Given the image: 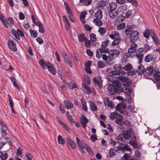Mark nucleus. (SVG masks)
<instances>
[{
  "label": "nucleus",
  "mask_w": 160,
  "mask_h": 160,
  "mask_svg": "<svg viewBox=\"0 0 160 160\" xmlns=\"http://www.w3.org/2000/svg\"><path fill=\"white\" fill-rule=\"evenodd\" d=\"M120 53L119 50L116 49H111L109 52V59L112 61L118 57Z\"/></svg>",
  "instance_id": "1"
},
{
  "label": "nucleus",
  "mask_w": 160,
  "mask_h": 160,
  "mask_svg": "<svg viewBox=\"0 0 160 160\" xmlns=\"http://www.w3.org/2000/svg\"><path fill=\"white\" fill-rule=\"evenodd\" d=\"M11 32L18 40H20V37H25L23 32L19 29H18L16 31L13 29H12Z\"/></svg>",
  "instance_id": "2"
},
{
  "label": "nucleus",
  "mask_w": 160,
  "mask_h": 160,
  "mask_svg": "<svg viewBox=\"0 0 160 160\" xmlns=\"http://www.w3.org/2000/svg\"><path fill=\"white\" fill-rule=\"evenodd\" d=\"M139 32L137 30H134L131 33L130 37L131 42H134L137 41L139 38Z\"/></svg>",
  "instance_id": "3"
},
{
  "label": "nucleus",
  "mask_w": 160,
  "mask_h": 160,
  "mask_svg": "<svg viewBox=\"0 0 160 160\" xmlns=\"http://www.w3.org/2000/svg\"><path fill=\"white\" fill-rule=\"evenodd\" d=\"M64 6H65V8L66 10V11L68 12L69 15V19L72 22H74V20L73 18V14L72 11H71L69 7L67 2H64Z\"/></svg>",
  "instance_id": "4"
},
{
  "label": "nucleus",
  "mask_w": 160,
  "mask_h": 160,
  "mask_svg": "<svg viewBox=\"0 0 160 160\" xmlns=\"http://www.w3.org/2000/svg\"><path fill=\"white\" fill-rule=\"evenodd\" d=\"M114 70L111 72V73L113 75H119L120 74L121 67L119 64H115L113 66Z\"/></svg>",
  "instance_id": "5"
},
{
  "label": "nucleus",
  "mask_w": 160,
  "mask_h": 160,
  "mask_svg": "<svg viewBox=\"0 0 160 160\" xmlns=\"http://www.w3.org/2000/svg\"><path fill=\"white\" fill-rule=\"evenodd\" d=\"M126 108V106L124 103L122 102L118 103L115 107L116 110L119 112L121 113L123 112V109Z\"/></svg>",
  "instance_id": "6"
},
{
  "label": "nucleus",
  "mask_w": 160,
  "mask_h": 160,
  "mask_svg": "<svg viewBox=\"0 0 160 160\" xmlns=\"http://www.w3.org/2000/svg\"><path fill=\"white\" fill-rule=\"evenodd\" d=\"M105 105L108 106L111 108H113L114 107V105L112 101H109V99L108 97H105L103 99Z\"/></svg>",
  "instance_id": "7"
},
{
  "label": "nucleus",
  "mask_w": 160,
  "mask_h": 160,
  "mask_svg": "<svg viewBox=\"0 0 160 160\" xmlns=\"http://www.w3.org/2000/svg\"><path fill=\"white\" fill-rule=\"evenodd\" d=\"M138 48V45L134 42H131V47L128 48V52L129 53H134Z\"/></svg>",
  "instance_id": "8"
},
{
  "label": "nucleus",
  "mask_w": 160,
  "mask_h": 160,
  "mask_svg": "<svg viewBox=\"0 0 160 160\" xmlns=\"http://www.w3.org/2000/svg\"><path fill=\"white\" fill-rule=\"evenodd\" d=\"M40 66L43 69H46L48 66L50 65V63L48 61H45L42 59L40 60L38 62Z\"/></svg>",
  "instance_id": "9"
},
{
  "label": "nucleus",
  "mask_w": 160,
  "mask_h": 160,
  "mask_svg": "<svg viewBox=\"0 0 160 160\" xmlns=\"http://www.w3.org/2000/svg\"><path fill=\"white\" fill-rule=\"evenodd\" d=\"M107 92L111 94H115L117 92L116 87H114L112 85H109L107 88Z\"/></svg>",
  "instance_id": "10"
},
{
  "label": "nucleus",
  "mask_w": 160,
  "mask_h": 160,
  "mask_svg": "<svg viewBox=\"0 0 160 160\" xmlns=\"http://www.w3.org/2000/svg\"><path fill=\"white\" fill-rule=\"evenodd\" d=\"M93 80L96 85L98 86L99 88H101L102 85V80L100 77H95L93 78Z\"/></svg>",
  "instance_id": "11"
},
{
  "label": "nucleus",
  "mask_w": 160,
  "mask_h": 160,
  "mask_svg": "<svg viewBox=\"0 0 160 160\" xmlns=\"http://www.w3.org/2000/svg\"><path fill=\"white\" fill-rule=\"evenodd\" d=\"M66 142L73 149H75L77 147V145L69 137H67L66 139Z\"/></svg>",
  "instance_id": "12"
},
{
  "label": "nucleus",
  "mask_w": 160,
  "mask_h": 160,
  "mask_svg": "<svg viewBox=\"0 0 160 160\" xmlns=\"http://www.w3.org/2000/svg\"><path fill=\"white\" fill-rule=\"evenodd\" d=\"M88 119L83 115H82L80 118V122L84 128H85L86 124L88 123Z\"/></svg>",
  "instance_id": "13"
},
{
  "label": "nucleus",
  "mask_w": 160,
  "mask_h": 160,
  "mask_svg": "<svg viewBox=\"0 0 160 160\" xmlns=\"http://www.w3.org/2000/svg\"><path fill=\"white\" fill-rule=\"evenodd\" d=\"M8 47L12 51H16L17 50L15 44L13 43V41L9 40L8 41Z\"/></svg>",
  "instance_id": "14"
},
{
  "label": "nucleus",
  "mask_w": 160,
  "mask_h": 160,
  "mask_svg": "<svg viewBox=\"0 0 160 160\" xmlns=\"http://www.w3.org/2000/svg\"><path fill=\"white\" fill-rule=\"evenodd\" d=\"M109 37L112 40L120 37L119 32L118 31H114L112 32L108 35Z\"/></svg>",
  "instance_id": "15"
},
{
  "label": "nucleus",
  "mask_w": 160,
  "mask_h": 160,
  "mask_svg": "<svg viewBox=\"0 0 160 160\" xmlns=\"http://www.w3.org/2000/svg\"><path fill=\"white\" fill-rule=\"evenodd\" d=\"M123 117L120 114H119L115 120V122L118 125H122L123 124Z\"/></svg>",
  "instance_id": "16"
},
{
  "label": "nucleus",
  "mask_w": 160,
  "mask_h": 160,
  "mask_svg": "<svg viewBox=\"0 0 160 160\" xmlns=\"http://www.w3.org/2000/svg\"><path fill=\"white\" fill-rule=\"evenodd\" d=\"M82 88L84 92L87 94H90L91 93V92L88 86L86 84L82 83Z\"/></svg>",
  "instance_id": "17"
},
{
  "label": "nucleus",
  "mask_w": 160,
  "mask_h": 160,
  "mask_svg": "<svg viewBox=\"0 0 160 160\" xmlns=\"http://www.w3.org/2000/svg\"><path fill=\"white\" fill-rule=\"evenodd\" d=\"M36 25L39 27V32H40L43 33L45 32V29L44 28L42 23L41 22H37L36 23Z\"/></svg>",
  "instance_id": "18"
},
{
  "label": "nucleus",
  "mask_w": 160,
  "mask_h": 160,
  "mask_svg": "<svg viewBox=\"0 0 160 160\" xmlns=\"http://www.w3.org/2000/svg\"><path fill=\"white\" fill-rule=\"evenodd\" d=\"M9 63L6 61L4 58L1 59L0 61V65L5 69L9 65Z\"/></svg>",
  "instance_id": "19"
},
{
  "label": "nucleus",
  "mask_w": 160,
  "mask_h": 160,
  "mask_svg": "<svg viewBox=\"0 0 160 160\" xmlns=\"http://www.w3.org/2000/svg\"><path fill=\"white\" fill-rule=\"evenodd\" d=\"M151 36L154 42L157 44H159V41L154 31H152Z\"/></svg>",
  "instance_id": "20"
},
{
  "label": "nucleus",
  "mask_w": 160,
  "mask_h": 160,
  "mask_svg": "<svg viewBox=\"0 0 160 160\" xmlns=\"http://www.w3.org/2000/svg\"><path fill=\"white\" fill-rule=\"evenodd\" d=\"M109 14L111 18H115L118 16V12L116 10H110Z\"/></svg>",
  "instance_id": "21"
},
{
  "label": "nucleus",
  "mask_w": 160,
  "mask_h": 160,
  "mask_svg": "<svg viewBox=\"0 0 160 160\" xmlns=\"http://www.w3.org/2000/svg\"><path fill=\"white\" fill-rule=\"evenodd\" d=\"M91 64L90 62L88 61V62H86L85 63V67L84 68L85 69L88 73H92V71L90 69V66Z\"/></svg>",
  "instance_id": "22"
},
{
  "label": "nucleus",
  "mask_w": 160,
  "mask_h": 160,
  "mask_svg": "<svg viewBox=\"0 0 160 160\" xmlns=\"http://www.w3.org/2000/svg\"><path fill=\"white\" fill-rule=\"evenodd\" d=\"M123 136L124 138L125 139H129L131 137V132L130 130H127L124 132Z\"/></svg>",
  "instance_id": "23"
},
{
  "label": "nucleus",
  "mask_w": 160,
  "mask_h": 160,
  "mask_svg": "<svg viewBox=\"0 0 160 160\" xmlns=\"http://www.w3.org/2000/svg\"><path fill=\"white\" fill-rule=\"evenodd\" d=\"M145 68L143 66L140 64L137 70V72L139 75L142 74L145 71Z\"/></svg>",
  "instance_id": "24"
},
{
  "label": "nucleus",
  "mask_w": 160,
  "mask_h": 160,
  "mask_svg": "<svg viewBox=\"0 0 160 160\" xmlns=\"http://www.w3.org/2000/svg\"><path fill=\"white\" fill-rule=\"evenodd\" d=\"M81 101L82 109L85 111H87L88 110V108L85 99L83 98H82L81 99Z\"/></svg>",
  "instance_id": "25"
},
{
  "label": "nucleus",
  "mask_w": 160,
  "mask_h": 160,
  "mask_svg": "<svg viewBox=\"0 0 160 160\" xmlns=\"http://www.w3.org/2000/svg\"><path fill=\"white\" fill-rule=\"evenodd\" d=\"M65 107L68 109H71L73 107V105L68 100H65L64 101Z\"/></svg>",
  "instance_id": "26"
},
{
  "label": "nucleus",
  "mask_w": 160,
  "mask_h": 160,
  "mask_svg": "<svg viewBox=\"0 0 160 160\" xmlns=\"http://www.w3.org/2000/svg\"><path fill=\"white\" fill-rule=\"evenodd\" d=\"M89 103L90 109L91 110V111L93 112L96 111H97V107L93 102L92 101H90L89 102Z\"/></svg>",
  "instance_id": "27"
},
{
  "label": "nucleus",
  "mask_w": 160,
  "mask_h": 160,
  "mask_svg": "<svg viewBox=\"0 0 160 160\" xmlns=\"http://www.w3.org/2000/svg\"><path fill=\"white\" fill-rule=\"evenodd\" d=\"M153 58L152 55L148 54L144 58V61L146 62H149L152 61Z\"/></svg>",
  "instance_id": "28"
},
{
  "label": "nucleus",
  "mask_w": 160,
  "mask_h": 160,
  "mask_svg": "<svg viewBox=\"0 0 160 160\" xmlns=\"http://www.w3.org/2000/svg\"><path fill=\"white\" fill-rule=\"evenodd\" d=\"M102 12L101 10H98L95 14V18L102 19Z\"/></svg>",
  "instance_id": "29"
},
{
  "label": "nucleus",
  "mask_w": 160,
  "mask_h": 160,
  "mask_svg": "<svg viewBox=\"0 0 160 160\" xmlns=\"http://www.w3.org/2000/svg\"><path fill=\"white\" fill-rule=\"evenodd\" d=\"M106 2L104 0L100 1L97 4V7L99 8H102L106 6Z\"/></svg>",
  "instance_id": "30"
},
{
  "label": "nucleus",
  "mask_w": 160,
  "mask_h": 160,
  "mask_svg": "<svg viewBox=\"0 0 160 160\" xmlns=\"http://www.w3.org/2000/svg\"><path fill=\"white\" fill-rule=\"evenodd\" d=\"M112 42V45L115 46L118 45L121 42V38L120 37L115 38Z\"/></svg>",
  "instance_id": "31"
},
{
  "label": "nucleus",
  "mask_w": 160,
  "mask_h": 160,
  "mask_svg": "<svg viewBox=\"0 0 160 160\" xmlns=\"http://www.w3.org/2000/svg\"><path fill=\"white\" fill-rule=\"evenodd\" d=\"M48 70L49 71V72L51 73L52 74L54 75L56 74V72L55 70V69L52 66L51 64L50 63V65L48 66Z\"/></svg>",
  "instance_id": "32"
},
{
  "label": "nucleus",
  "mask_w": 160,
  "mask_h": 160,
  "mask_svg": "<svg viewBox=\"0 0 160 160\" xmlns=\"http://www.w3.org/2000/svg\"><path fill=\"white\" fill-rule=\"evenodd\" d=\"M87 14V13L86 12L84 11L82 12L80 15V18L83 23H85V22L84 19Z\"/></svg>",
  "instance_id": "33"
},
{
  "label": "nucleus",
  "mask_w": 160,
  "mask_h": 160,
  "mask_svg": "<svg viewBox=\"0 0 160 160\" xmlns=\"http://www.w3.org/2000/svg\"><path fill=\"white\" fill-rule=\"evenodd\" d=\"M119 114L116 112H111L109 114V117L111 119L114 120L117 118V117H118Z\"/></svg>",
  "instance_id": "34"
},
{
  "label": "nucleus",
  "mask_w": 160,
  "mask_h": 160,
  "mask_svg": "<svg viewBox=\"0 0 160 160\" xmlns=\"http://www.w3.org/2000/svg\"><path fill=\"white\" fill-rule=\"evenodd\" d=\"M101 19L95 18L93 20V22L97 25L98 26H101L103 24L101 20Z\"/></svg>",
  "instance_id": "35"
},
{
  "label": "nucleus",
  "mask_w": 160,
  "mask_h": 160,
  "mask_svg": "<svg viewBox=\"0 0 160 160\" xmlns=\"http://www.w3.org/2000/svg\"><path fill=\"white\" fill-rule=\"evenodd\" d=\"M102 56V59L104 60L106 63L109 64L112 61H109V55L108 56L106 54H103Z\"/></svg>",
  "instance_id": "36"
},
{
  "label": "nucleus",
  "mask_w": 160,
  "mask_h": 160,
  "mask_svg": "<svg viewBox=\"0 0 160 160\" xmlns=\"http://www.w3.org/2000/svg\"><path fill=\"white\" fill-rule=\"evenodd\" d=\"M147 73L148 75H151L153 71V68L152 66H149L147 68Z\"/></svg>",
  "instance_id": "37"
},
{
  "label": "nucleus",
  "mask_w": 160,
  "mask_h": 160,
  "mask_svg": "<svg viewBox=\"0 0 160 160\" xmlns=\"http://www.w3.org/2000/svg\"><path fill=\"white\" fill-rule=\"evenodd\" d=\"M109 6L110 10H116V9L117 7V5L115 2L110 3Z\"/></svg>",
  "instance_id": "38"
},
{
  "label": "nucleus",
  "mask_w": 160,
  "mask_h": 160,
  "mask_svg": "<svg viewBox=\"0 0 160 160\" xmlns=\"http://www.w3.org/2000/svg\"><path fill=\"white\" fill-rule=\"evenodd\" d=\"M58 143L61 145H64L65 143V141L63 138L62 136L59 135L58 137Z\"/></svg>",
  "instance_id": "39"
},
{
  "label": "nucleus",
  "mask_w": 160,
  "mask_h": 160,
  "mask_svg": "<svg viewBox=\"0 0 160 160\" xmlns=\"http://www.w3.org/2000/svg\"><path fill=\"white\" fill-rule=\"evenodd\" d=\"M125 26V23L124 22H122L118 24L116 27L117 29L118 30H120L123 29Z\"/></svg>",
  "instance_id": "40"
},
{
  "label": "nucleus",
  "mask_w": 160,
  "mask_h": 160,
  "mask_svg": "<svg viewBox=\"0 0 160 160\" xmlns=\"http://www.w3.org/2000/svg\"><path fill=\"white\" fill-rule=\"evenodd\" d=\"M78 38L79 41L81 42H83L86 39L83 34H79L78 36Z\"/></svg>",
  "instance_id": "41"
},
{
  "label": "nucleus",
  "mask_w": 160,
  "mask_h": 160,
  "mask_svg": "<svg viewBox=\"0 0 160 160\" xmlns=\"http://www.w3.org/2000/svg\"><path fill=\"white\" fill-rule=\"evenodd\" d=\"M123 68L125 70L130 71L132 68V66L131 64L128 63Z\"/></svg>",
  "instance_id": "42"
},
{
  "label": "nucleus",
  "mask_w": 160,
  "mask_h": 160,
  "mask_svg": "<svg viewBox=\"0 0 160 160\" xmlns=\"http://www.w3.org/2000/svg\"><path fill=\"white\" fill-rule=\"evenodd\" d=\"M98 31L101 35H103L106 33V30L105 28L100 27Z\"/></svg>",
  "instance_id": "43"
},
{
  "label": "nucleus",
  "mask_w": 160,
  "mask_h": 160,
  "mask_svg": "<svg viewBox=\"0 0 160 160\" xmlns=\"http://www.w3.org/2000/svg\"><path fill=\"white\" fill-rule=\"evenodd\" d=\"M154 79L157 81L160 80V72H156L154 75Z\"/></svg>",
  "instance_id": "44"
},
{
  "label": "nucleus",
  "mask_w": 160,
  "mask_h": 160,
  "mask_svg": "<svg viewBox=\"0 0 160 160\" xmlns=\"http://www.w3.org/2000/svg\"><path fill=\"white\" fill-rule=\"evenodd\" d=\"M77 143L78 145L79 146V147L83 149H84L85 147L83 145V144L81 143V141L79 138H76Z\"/></svg>",
  "instance_id": "45"
},
{
  "label": "nucleus",
  "mask_w": 160,
  "mask_h": 160,
  "mask_svg": "<svg viewBox=\"0 0 160 160\" xmlns=\"http://www.w3.org/2000/svg\"><path fill=\"white\" fill-rule=\"evenodd\" d=\"M5 18L4 16L0 14V20L2 23L4 24V26L7 28H8L6 22L5 20Z\"/></svg>",
  "instance_id": "46"
},
{
  "label": "nucleus",
  "mask_w": 160,
  "mask_h": 160,
  "mask_svg": "<svg viewBox=\"0 0 160 160\" xmlns=\"http://www.w3.org/2000/svg\"><path fill=\"white\" fill-rule=\"evenodd\" d=\"M87 151L89 153L90 155L92 156L93 155V153L92 151L91 148L88 145H85Z\"/></svg>",
  "instance_id": "47"
},
{
  "label": "nucleus",
  "mask_w": 160,
  "mask_h": 160,
  "mask_svg": "<svg viewBox=\"0 0 160 160\" xmlns=\"http://www.w3.org/2000/svg\"><path fill=\"white\" fill-rule=\"evenodd\" d=\"M29 31L30 32L31 36L32 38H36L37 37V32L36 31H34L30 29L29 30Z\"/></svg>",
  "instance_id": "48"
},
{
  "label": "nucleus",
  "mask_w": 160,
  "mask_h": 160,
  "mask_svg": "<svg viewBox=\"0 0 160 160\" xmlns=\"http://www.w3.org/2000/svg\"><path fill=\"white\" fill-rule=\"evenodd\" d=\"M90 38L91 40L93 42H96L97 39L96 38V35L94 33H92L90 35Z\"/></svg>",
  "instance_id": "49"
},
{
  "label": "nucleus",
  "mask_w": 160,
  "mask_h": 160,
  "mask_svg": "<svg viewBox=\"0 0 160 160\" xmlns=\"http://www.w3.org/2000/svg\"><path fill=\"white\" fill-rule=\"evenodd\" d=\"M65 55L66 57V58L65 60V62L68 65H69L70 66V67H72V64L71 63L69 59L68 56L67 55L66 53H65Z\"/></svg>",
  "instance_id": "50"
},
{
  "label": "nucleus",
  "mask_w": 160,
  "mask_h": 160,
  "mask_svg": "<svg viewBox=\"0 0 160 160\" xmlns=\"http://www.w3.org/2000/svg\"><path fill=\"white\" fill-rule=\"evenodd\" d=\"M149 31L148 29H146L143 33L144 37L146 38H148L149 37Z\"/></svg>",
  "instance_id": "51"
},
{
  "label": "nucleus",
  "mask_w": 160,
  "mask_h": 160,
  "mask_svg": "<svg viewBox=\"0 0 160 160\" xmlns=\"http://www.w3.org/2000/svg\"><path fill=\"white\" fill-rule=\"evenodd\" d=\"M84 79L87 84H90V78L87 75H84Z\"/></svg>",
  "instance_id": "52"
},
{
  "label": "nucleus",
  "mask_w": 160,
  "mask_h": 160,
  "mask_svg": "<svg viewBox=\"0 0 160 160\" xmlns=\"http://www.w3.org/2000/svg\"><path fill=\"white\" fill-rule=\"evenodd\" d=\"M119 79L122 82L123 84V83H124L125 82H127V80L128 79V78L126 77L123 76L119 77Z\"/></svg>",
  "instance_id": "53"
},
{
  "label": "nucleus",
  "mask_w": 160,
  "mask_h": 160,
  "mask_svg": "<svg viewBox=\"0 0 160 160\" xmlns=\"http://www.w3.org/2000/svg\"><path fill=\"white\" fill-rule=\"evenodd\" d=\"M109 41L107 40L105 41L102 42V48H106L108 45Z\"/></svg>",
  "instance_id": "54"
},
{
  "label": "nucleus",
  "mask_w": 160,
  "mask_h": 160,
  "mask_svg": "<svg viewBox=\"0 0 160 160\" xmlns=\"http://www.w3.org/2000/svg\"><path fill=\"white\" fill-rule=\"evenodd\" d=\"M125 19V17L122 15H120L118 16L116 19V21L118 22H121L123 21Z\"/></svg>",
  "instance_id": "55"
},
{
  "label": "nucleus",
  "mask_w": 160,
  "mask_h": 160,
  "mask_svg": "<svg viewBox=\"0 0 160 160\" xmlns=\"http://www.w3.org/2000/svg\"><path fill=\"white\" fill-rule=\"evenodd\" d=\"M99 52H100L102 53H109V50L108 49H106V48H102V47H101V48H100L99 49Z\"/></svg>",
  "instance_id": "56"
},
{
  "label": "nucleus",
  "mask_w": 160,
  "mask_h": 160,
  "mask_svg": "<svg viewBox=\"0 0 160 160\" xmlns=\"http://www.w3.org/2000/svg\"><path fill=\"white\" fill-rule=\"evenodd\" d=\"M132 32V30L130 28H127L125 30V33L127 36L131 34Z\"/></svg>",
  "instance_id": "57"
},
{
  "label": "nucleus",
  "mask_w": 160,
  "mask_h": 160,
  "mask_svg": "<svg viewBox=\"0 0 160 160\" xmlns=\"http://www.w3.org/2000/svg\"><path fill=\"white\" fill-rule=\"evenodd\" d=\"M8 97L9 102L11 108L13 107L14 106V103L12 98H11L10 96L9 95H8Z\"/></svg>",
  "instance_id": "58"
},
{
  "label": "nucleus",
  "mask_w": 160,
  "mask_h": 160,
  "mask_svg": "<svg viewBox=\"0 0 160 160\" xmlns=\"http://www.w3.org/2000/svg\"><path fill=\"white\" fill-rule=\"evenodd\" d=\"M135 55L137 56V58H138L139 59V60L138 62V63L139 64L141 63L142 62V56L140 55H139V54L137 55L136 54H134L133 55V56H132V57L133 56L134 57Z\"/></svg>",
  "instance_id": "59"
},
{
  "label": "nucleus",
  "mask_w": 160,
  "mask_h": 160,
  "mask_svg": "<svg viewBox=\"0 0 160 160\" xmlns=\"http://www.w3.org/2000/svg\"><path fill=\"white\" fill-rule=\"evenodd\" d=\"M67 85L68 87L71 89H72L74 88H76L77 87L76 85L74 83H73L72 85H70L68 83H67Z\"/></svg>",
  "instance_id": "60"
},
{
  "label": "nucleus",
  "mask_w": 160,
  "mask_h": 160,
  "mask_svg": "<svg viewBox=\"0 0 160 160\" xmlns=\"http://www.w3.org/2000/svg\"><path fill=\"white\" fill-rule=\"evenodd\" d=\"M115 152L113 149H110L109 152V156L110 157H114L115 155Z\"/></svg>",
  "instance_id": "61"
},
{
  "label": "nucleus",
  "mask_w": 160,
  "mask_h": 160,
  "mask_svg": "<svg viewBox=\"0 0 160 160\" xmlns=\"http://www.w3.org/2000/svg\"><path fill=\"white\" fill-rule=\"evenodd\" d=\"M85 46L87 48H89L91 46V42L88 40L86 39L84 41Z\"/></svg>",
  "instance_id": "62"
},
{
  "label": "nucleus",
  "mask_w": 160,
  "mask_h": 160,
  "mask_svg": "<svg viewBox=\"0 0 160 160\" xmlns=\"http://www.w3.org/2000/svg\"><path fill=\"white\" fill-rule=\"evenodd\" d=\"M102 55V53L99 52V49H97V50L96 55V57L98 58H101Z\"/></svg>",
  "instance_id": "63"
},
{
  "label": "nucleus",
  "mask_w": 160,
  "mask_h": 160,
  "mask_svg": "<svg viewBox=\"0 0 160 160\" xmlns=\"http://www.w3.org/2000/svg\"><path fill=\"white\" fill-rule=\"evenodd\" d=\"M129 143L134 148H136L137 146V144L134 140L130 141Z\"/></svg>",
  "instance_id": "64"
}]
</instances>
